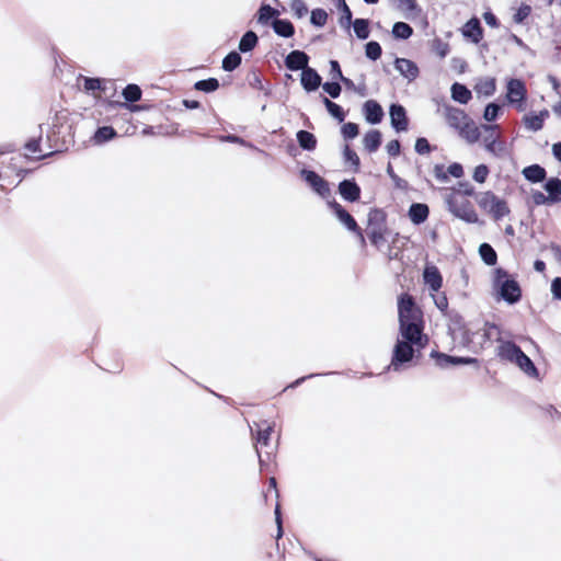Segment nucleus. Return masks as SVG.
Returning <instances> with one entry per match:
<instances>
[{
  "instance_id": "1",
  "label": "nucleus",
  "mask_w": 561,
  "mask_h": 561,
  "mask_svg": "<svg viewBox=\"0 0 561 561\" xmlns=\"http://www.w3.org/2000/svg\"><path fill=\"white\" fill-rule=\"evenodd\" d=\"M400 336L393 348V355L388 369L398 371L412 360L414 350L423 348L427 342L422 334V312L415 306L413 298L402 295L398 304Z\"/></svg>"
},
{
  "instance_id": "2",
  "label": "nucleus",
  "mask_w": 561,
  "mask_h": 561,
  "mask_svg": "<svg viewBox=\"0 0 561 561\" xmlns=\"http://www.w3.org/2000/svg\"><path fill=\"white\" fill-rule=\"evenodd\" d=\"M438 112H442V115L448 126L457 130L459 136L467 142L474 144L481 137L480 128L465 113V111L450 105H444L442 110H438Z\"/></svg>"
},
{
  "instance_id": "3",
  "label": "nucleus",
  "mask_w": 561,
  "mask_h": 561,
  "mask_svg": "<svg viewBox=\"0 0 561 561\" xmlns=\"http://www.w3.org/2000/svg\"><path fill=\"white\" fill-rule=\"evenodd\" d=\"M494 287L508 304H515L520 299L522 290L516 280L510 277L506 271L497 268L494 272Z\"/></svg>"
},
{
  "instance_id": "4",
  "label": "nucleus",
  "mask_w": 561,
  "mask_h": 561,
  "mask_svg": "<svg viewBox=\"0 0 561 561\" xmlns=\"http://www.w3.org/2000/svg\"><path fill=\"white\" fill-rule=\"evenodd\" d=\"M476 201L480 208L489 213L495 220H500L510 214L505 201L499 198L492 192H483L477 195Z\"/></svg>"
},
{
  "instance_id": "5",
  "label": "nucleus",
  "mask_w": 561,
  "mask_h": 561,
  "mask_svg": "<svg viewBox=\"0 0 561 561\" xmlns=\"http://www.w3.org/2000/svg\"><path fill=\"white\" fill-rule=\"evenodd\" d=\"M481 129L483 131L482 141L485 150L495 156L504 153L505 146L499 140V125H482Z\"/></svg>"
},
{
  "instance_id": "6",
  "label": "nucleus",
  "mask_w": 561,
  "mask_h": 561,
  "mask_svg": "<svg viewBox=\"0 0 561 561\" xmlns=\"http://www.w3.org/2000/svg\"><path fill=\"white\" fill-rule=\"evenodd\" d=\"M506 89L507 102L511 105H514L518 111H524L527 95L525 83L519 79H510L507 81Z\"/></svg>"
},
{
  "instance_id": "7",
  "label": "nucleus",
  "mask_w": 561,
  "mask_h": 561,
  "mask_svg": "<svg viewBox=\"0 0 561 561\" xmlns=\"http://www.w3.org/2000/svg\"><path fill=\"white\" fill-rule=\"evenodd\" d=\"M272 432H273V426L270 424H267L265 427L260 428L257 431L256 453H257L261 465L264 462V459L262 456L264 447L268 448V450L265 451L267 458H270L272 455L273 448H271V446H270V439H271Z\"/></svg>"
},
{
  "instance_id": "8",
  "label": "nucleus",
  "mask_w": 561,
  "mask_h": 561,
  "mask_svg": "<svg viewBox=\"0 0 561 561\" xmlns=\"http://www.w3.org/2000/svg\"><path fill=\"white\" fill-rule=\"evenodd\" d=\"M335 216L339 220L351 231L356 232L360 238V241L364 242V236L358 228L355 219L352 217L350 213H347L340 204L335 203L332 206Z\"/></svg>"
},
{
  "instance_id": "9",
  "label": "nucleus",
  "mask_w": 561,
  "mask_h": 561,
  "mask_svg": "<svg viewBox=\"0 0 561 561\" xmlns=\"http://www.w3.org/2000/svg\"><path fill=\"white\" fill-rule=\"evenodd\" d=\"M390 121L397 131H404L408 128L407 113L403 106L392 104L390 107Z\"/></svg>"
},
{
  "instance_id": "10",
  "label": "nucleus",
  "mask_w": 561,
  "mask_h": 561,
  "mask_svg": "<svg viewBox=\"0 0 561 561\" xmlns=\"http://www.w3.org/2000/svg\"><path fill=\"white\" fill-rule=\"evenodd\" d=\"M396 69L409 81H413L419 76L416 64L407 58H397L394 61Z\"/></svg>"
},
{
  "instance_id": "11",
  "label": "nucleus",
  "mask_w": 561,
  "mask_h": 561,
  "mask_svg": "<svg viewBox=\"0 0 561 561\" xmlns=\"http://www.w3.org/2000/svg\"><path fill=\"white\" fill-rule=\"evenodd\" d=\"M309 57L300 50H293L285 59V65L290 70H302L308 68Z\"/></svg>"
},
{
  "instance_id": "12",
  "label": "nucleus",
  "mask_w": 561,
  "mask_h": 561,
  "mask_svg": "<svg viewBox=\"0 0 561 561\" xmlns=\"http://www.w3.org/2000/svg\"><path fill=\"white\" fill-rule=\"evenodd\" d=\"M321 77L313 69L308 67L301 72V85L307 92L316 91L321 85Z\"/></svg>"
},
{
  "instance_id": "13",
  "label": "nucleus",
  "mask_w": 561,
  "mask_h": 561,
  "mask_svg": "<svg viewBox=\"0 0 561 561\" xmlns=\"http://www.w3.org/2000/svg\"><path fill=\"white\" fill-rule=\"evenodd\" d=\"M549 117V111L542 110L538 114H526L523 123L528 130L538 131L542 129L545 121Z\"/></svg>"
},
{
  "instance_id": "14",
  "label": "nucleus",
  "mask_w": 561,
  "mask_h": 561,
  "mask_svg": "<svg viewBox=\"0 0 561 561\" xmlns=\"http://www.w3.org/2000/svg\"><path fill=\"white\" fill-rule=\"evenodd\" d=\"M424 283L433 293H438L442 287L443 278L436 266H426L423 273Z\"/></svg>"
},
{
  "instance_id": "15",
  "label": "nucleus",
  "mask_w": 561,
  "mask_h": 561,
  "mask_svg": "<svg viewBox=\"0 0 561 561\" xmlns=\"http://www.w3.org/2000/svg\"><path fill=\"white\" fill-rule=\"evenodd\" d=\"M522 350L515 343L510 341H502L497 348V354L502 359L515 363Z\"/></svg>"
},
{
  "instance_id": "16",
  "label": "nucleus",
  "mask_w": 561,
  "mask_h": 561,
  "mask_svg": "<svg viewBox=\"0 0 561 561\" xmlns=\"http://www.w3.org/2000/svg\"><path fill=\"white\" fill-rule=\"evenodd\" d=\"M364 114L368 123L378 124L382 119L383 111L376 101L369 100L364 104Z\"/></svg>"
},
{
  "instance_id": "17",
  "label": "nucleus",
  "mask_w": 561,
  "mask_h": 561,
  "mask_svg": "<svg viewBox=\"0 0 561 561\" xmlns=\"http://www.w3.org/2000/svg\"><path fill=\"white\" fill-rule=\"evenodd\" d=\"M396 7L401 11L405 19H415L421 14V8L416 0H393Z\"/></svg>"
},
{
  "instance_id": "18",
  "label": "nucleus",
  "mask_w": 561,
  "mask_h": 561,
  "mask_svg": "<svg viewBox=\"0 0 561 561\" xmlns=\"http://www.w3.org/2000/svg\"><path fill=\"white\" fill-rule=\"evenodd\" d=\"M339 192L344 199L350 202H355L360 196L359 186L354 181L350 180H344L340 183Z\"/></svg>"
},
{
  "instance_id": "19",
  "label": "nucleus",
  "mask_w": 561,
  "mask_h": 561,
  "mask_svg": "<svg viewBox=\"0 0 561 561\" xmlns=\"http://www.w3.org/2000/svg\"><path fill=\"white\" fill-rule=\"evenodd\" d=\"M430 214L428 206L422 203L412 204L409 208V218L414 225L423 224Z\"/></svg>"
},
{
  "instance_id": "20",
  "label": "nucleus",
  "mask_w": 561,
  "mask_h": 561,
  "mask_svg": "<svg viewBox=\"0 0 561 561\" xmlns=\"http://www.w3.org/2000/svg\"><path fill=\"white\" fill-rule=\"evenodd\" d=\"M432 357L436 359L437 366L445 368L449 365L469 364L476 362L473 358L454 357L446 354L432 353Z\"/></svg>"
},
{
  "instance_id": "21",
  "label": "nucleus",
  "mask_w": 561,
  "mask_h": 561,
  "mask_svg": "<svg viewBox=\"0 0 561 561\" xmlns=\"http://www.w3.org/2000/svg\"><path fill=\"white\" fill-rule=\"evenodd\" d=\"M462 34L465 37L470 38L473 43H479L482 38V27L479 20H469L462 28Z\"/></svg>"
},
{
  "instance_id": "22",
  "label": "nucleus",
  "mask_w": 561,
  "mask_h": 561,
  "mask_svg": "<svg viewBox=\"0 0 561 561\" xmlns=\"http://www.w3.org/2000/svg\"><path fill=\"white\" fill-rule=\"evenodd\" d=\"M448 205L450 211H453L457 217L468 221V222H476L478 220V216L476 211L468 206L457 207L454 203L453 198L448 199Z\"/></svg>"
},
{
  "instance_id": "23",
  "label": "nucleus",
  "mask_w": 561,
  "mask_h": 561,
  "mask_svg": "<svg viewBox=\"0 0 561 561\" xmlns=\"http://www.w3.org/2000/svg\"><path fill=\"white\" fill-rule=\"evenodd\" d=\"M305 180L314 188V191L321 195L325 194L329 188L325 181L313 171L302 172Z\"/></svg>"
},
{
  "instance_id": "24",
  "label": "nucleus",
  "mask_w": 561,
  "mask_h": 561,
  "mask_svg": "<svg viewBox=\"0 0 561 561\" xmlns=\"http://www.w3.org/2000/svg\"><path fill=\"white\" fill-rule=\"evenodd\" d=\"M450 91L453 100L460 104H467L472 98L471 91L466 85L458 82L451 85Z\"/></svg>"
},
{
  "instance_id": "25",
  "label": "nucleus",
  "mask_w": 561,
  "mask_h": 561,
  "mask_svg": "<svg viewBox=\"0 0 561 561\" xmlns=\"http://www.w3.org/2000/svg\"><path fill=\"white\" fill-rule=\"evenodd\" d=\"M523 174L533 183L542 182L546 179V170L539 164H533L525 168L523 170Z\"/></svg>"
},
{
  "instance_id": "26",
  "label": "nucleus",
  "mask_w": 561,
  "mask_h": 561,
  "mask_svg": "<svg viewBox=\"0 0 561 561\" xmlns=\"http://www.w3.org/2000/svg\"><path fill=\"white\" fill-rule=\"evenodd\" d=\"M545 190L552 203L561 201V181L557 178L549 179L545 184Z\"/></svg>"
},
{
  "instance_id": "27",
  "label": "nucleus",
  "mask_w": 561,
  "mask_h": 561,
  "mask_svg": "<svg viewBox=\"0 0 561 561\" xmlns=\"http://www.w3.org/2000/svg\"><path fill=\"white\" fill-rule=\"evenodd\" d=\"M363 142L366 150L375 152L381 144V133L376 129L368 131L365 135Z\"/></svg>"
},
{
  "instance_id": "28",
  "label": "nucleus",
  "mask_w": 561,
  "mask_h": 561,
  "mask_svg": "<svg viewBox=\"0 0 561 561\" xmlns=\"http://www.w3.org/2000/svg\"><path fill=\"white\" fill-rule=\"evenodd\" d=\"M516 364L524 373L529 376H537L538 370L531 359L522 351L518 357L516 358Z\"/></svg>"
},
{
  "instance_id": "29",
  "label": "nucleus",
  "mask_w": 561,
  "mask_h": 561,
  "mask_svg": "<svg viewBox=\"0 0 561 561\" xmlns=\"http://www.w3.org/2000/svg\"><path fill=\"white\" fill-rule=\"evenodd\" d=\"M25 150H26V157L34 158V159H42L49 154H51V151L44 152L41 147L37 139H32L25 144Z\"/></svg>"
},
{
  "instance_id": "30",
  "label": "nucleus",
  "mask_w": 561,
  "mask_h": 561,
  "mask_svg": "<svg viewBox=\"0 0 561 561\" xmlns=\"http://www.w3.org/2000/svg\"><path fill=\"white\" fill-rule=\"evenodd\" d=\"M297 140H298L300 147L306 150H313L317 146V139L313 136V134L306 131V130L298 131Z\"/></svg>"
},
{
  "instance_id": "31",
  "label": "nucleus",
  "mask_w": 561,
  "mask_h": 561,
  "mask_svg": "<svg viewBox=\"0 0 561 561\" xmlns=\"http://www.w3.org/2000/svg\"><path fill=\"white\" fill-rule=\"evenodd\" d=\"M273 28L276 34L283 37H290L294 34V26L287 20H275L273 22Z\"/></svg>"
},
{
  "instance_id": "32",
  "label": "nucleus",
  "mask_w": 561,
  "mask_h": 561,
  "mask_svg": "<svg viewBox=\"0 0 561 561\" xmlns=\"http://www.w3.org/2000/svg\"><path fill=\"white\" fill-rule=\"evenodd\" d=\"M256 43H257L256 34L252 31H249L241 37V41L239 43V49L242 53L250 51L255 47Z\"/></svg>"
},
{
  "instance_id": "33",
  "label": "nucleus",
  "mask_w": 561,
  "mask_h": 561,
  "mask_svg": "<svg viewBox=\"0 0 561 561\" xmlns=\"http://www.w3.org/2000/svg\"><path fill=\"white\" fill-rule=\"evenodd\" d=\"M413 34V28L404 22H397L392 27V35L396 38L408 39Z\"/></svg>"
},
{
  "instance_id": "34",
  "label": "nucleus",
  "mask_w": 561,
  "mask_h": 561,
  "mask_svg": "<svg viewBox=\"0 0 561 561\" xmlns=\"http://www.w3.org/2000/svg\"><path fill=\"white\" fill-rule=\"evenodd\" d=\"M479 252H480L482 260L488 265H493L496 263V253L490 244L482 243L479 248Z\"/></svg>"
},
{
  "instance_id": "35",
  "label": "nucleus",
  "mask_w": 561,
  "mask_h": 561,
  "mask_svg": "<svg viewBox=\"0 0 561 561\" xmlns=\"http://www.w3.org/2000/svg\"><path fill=\"white\" fill-rule=\"evenodd\" d=\"M278 12L271 5L263 4L257 12V22L260 24H267L270 20L276 16Z\"/></svg>"
},
{
  "instance_id": "36",
  "label": "nucleus",
  "mask_w": 561,
  "mask_h": 561,
  "mask_svg": "<svg viewBox=\"0 0 561 561\" xmlns=\"http://www.w3.org/2000/svg\"><path fill=\"white\" fill-rule=\"evenodd\" d=\"M323 103H324V105H325V107H327L328 112H329L333 117H335L336 119H339V122H343V121H344V118H345V114H344L343 108H342L339 104H336V103H334V102L330 101V100H329L328 98H325V96L323 98Z\"/></svg>"
},
{
  "instance_id": "37",
  "label": "nucleus",
  "mask_w": 561,
  "mask_h": 561,
  "mask_svg": "<svg viewBox=\"0 0 561 561\" xmlns=\"http://www.w3.org/2000/svg\"><path fill=\"white\" fill-rule=\"evenodd\" d=\"M476 89H477L478 93L490 96L495 92V89H496L495 79L489 78L483 81H480L477 84Z\"/></svg>"
},
{
  "instance_id": "38",
  "label": "nucleus",
  "mask_w": 561,
  "mask_h": 561,
  "mask_svg": "<svg viewBox=\"0 0 561 561\" xmlns=\"http://www.w3.org/2000/svg\"><path fill=\"white\" fill-rule=\"evenodd\" d=\"M241 64V56L236 53V51H232L230 54H228L224 60H222V68L226 70V71H232L234 70L239 65Z\"/></svg>"
},
{
  "instance_id": "39",
  "label": "nucleus",
  "mask_w": 561,
  "mask_h": 561,
  "mask_svg": "<svg viewBox=\"0 0 561 561\" xmlns=\"http://www.w3.org/2000/svg\"><path fill=\"white\" fill-rule=\"evenodd\" d=\"M354 32L360 39H366L369 36L368 21L364 19H356L353 23Z\"/></svg>"
},
{
  "instance_id": "40",
  "label": "nucleus",
  "mask_w": 561,
  "mask_h": 561,
  "mask_svg": "<svg viewBox=\"0 0 561 561\" xmlns=\"http://www.w3.org/2000/svg\"><path fill=\"white\" fill-rule=\"evenodd\" d=\"M123 96L126 101L136 102L141 98V90L137 84H128L123 90Z\"/></svg>"
},
{
  "instance_id": "41",
  "label": "nucleus",
  "mask_w": 561,
  "mask_h": 561,
  "mask_svg": "<svg viewBox=\"0 0 561 561\" xmlns=\"http://www.w3.org/2000/svg\"><path fill=\"white\" fill-rule=\"evenodd\" d=\"M219 87V82L215 78H209L206 80H201L195 83V89L204 92H213L216 91Z\"/></svg>"
},
{
  "instance_id": "42",
  "label": "nucleus",
  "mask_w": 561,
  "mask_h": 561,
  "mask_svg": "<svg viewBox=\"0 0 561 561\" xmlns=\"http://www.w3.org/2000/svg\"><path fill=\"white\" fill-rule=\"evenodd\" d=\"M115 136L116 131L114 130V128L110 126H104L96 130L94 138L96 142H104L114 138Z\"/></svg>"
},
{
  "instance_id": "43",
  "label": "nucleus",
  "mask_w": 561,
  "mask_h": 561,
  "mask_svg": "<svg viewBox=\"0 0 561 561\" xmlns=\"http://www.w3.org/2000/svg\"><path fill=\"white\" fill-rule=\"evenodd\" d=\"M368 237L370 242L377 248H380L386 241L385 232L380 227L373 228L369 231Z\"/></svg>"
},
{
  "instance_id": "44",
  "label": "nucleus",
  "mask_w": 561,
  "mask_h": 561,
  "mask_svg": "<svg viewBox=\"0 0 561 561\" xmlns=\"http://www.w3.org/2000/svg\"><path fill=\"white\" fill-rule=\"evenodd\" d=\"M328 14L322 9H314L311 11L310 21L316 26H323L327 23Z\"/></svg>"
},
{
  "instance_id": "45",
  "label": "nucleus",
  "mask_w": 561,
  "mask_h": 561,
  "mask_svg": "<svg viewBox=\"0 0 561 561\" xmlns=\"http://www.w3.org/2000/svg\"><path fill=\"white\" fill-rule=\"evenodd\" d=\"M79 80L83 81V89L87 92H94L102 89V81L96 78L80 77Z\"/></svg>"
},
{
  "instance_id": "46",
  "label": "nucleus",
  "mask_w": 561,
  "mask_h": 561,
  "mask_svg": "<svg viewBox=\"0 0 561 561\" xmlns=\"http://www.w3.org/2000/svg\"><path fill=\"white\" fill-rule=\"evenodd\" d=\"M290 9L299 19L304 18L308 13V8L304 0H291Z\"/></svg>"
},
{
  "instance_id": "47",
  "label": "nucleus",
  "mask_w": 561,
  "mask_h": 561,
  "mask_svg": "<svg viewBox=\"0 0 561 561\" xmlns=\"http://www.w3.org/2000/svg\"><path fill=\"white\" fill-rule=\"evenodd\" d=\"M432 48L440 58H444L449 53V45L446 42H443L439 38H436L432 43Z\"/></svg>"
},
{
  "instance_id": "48",
  "label": "nucleus",
  "mask_w": 561,
  "mask_h": 561,
  "mask_svg": "<svg viewBox=\"0 0 561 561\" xmlns=\"http://www.w3.org/2000/svg\"><path fill=\"white\" fill-rule=\"evenodd\" d=\"M501 112V106L495 104V103H490L486 105L485 110H484V113H483V118L486 121V122H493L496 119V117L499 116Z\"/></svg>"
},
{
  "instance_id": "49",
  "label": "nucleus",
  "mask_w": 561,
  "mask_h": 561,
  "mask_svg": "<svg viewBox=\"0 0 561 561\" xmlns=\"http://www.w3.org/2000/svg\"><path fill=\"white\" fill-rule=\"evenodd\" d=\"M366 56L371 60H377L381 56V46L377 42L366 44Z\"/></svg>"
},
{
  "instance_id": "50",
  "label": "nucleus",
  "mask_w": 561,
  "mask_h": 561,
  "mask_svg": "<svg viewBox=\"0 0 561 561\" xmlns=\"http://www.w3.org/2000/svg\"><path fill=\"white\" fill-rule=\"evenodd\" d=\"M489 175V168L485 164H479L473 171V180L478 183H484Z\"/></svg>"
},
{
  "instance_id": "51",
  "label": "nucleus",
  "mask_w": 561,
  "mask_h": 561,
  "mask_svg": "<svg viewBox=\"0 0 561 561\" xmlns=\"http://www.w3.org/2000/svg\"><path fill=\"white\" fill-rule=\"evenodd\" d=\"M323 90L333 99L337 98L341 93V85L335 81L325 82L322 84Z\"/></svg>"
},
{
  "instance_id": "52",
  "label": "nucleus",
  "mask_w": 561,
  "mask_h": 561,
  "mask_svg": "<svg viewBox=\"0 0 561 561\" xmlns=\"http://www.w3.org/2000/svg\"><path fill=\"white\" fill-rule=\"evenodd\" d=\"M530 12H531V8H530V5H528V4H522V5L517 9L516 13L514 14V21H515L516 23H523V22H524V20H525L526 18H528V16H529Z\"/></svg>"
},
{
  "instance_id": "53",
  "label": "nucleus",
  "mask_w": 561,
  "mask_h": 561,
  "mask_svg": "<svg viewBox=\"0 0 561 561\" xmlns=\"http://www.w3.org/2000/svg\"><path fill=\"white\" fill-rule=\"evenodd\" d=\"M344 138H355L358 135V126L355 123H346L342 127Z\"/></svg>"
},
{
  "instance_id": "54",
  "label": "nucleus",
  "mask_w": 561,
  "mask_h": 561,
  "mask_svg": "<svg viewBox=\"0 0 561 561\" xmlns=\"http://www.w3.org/2000/svg\"><path fill=\"white\" fill-rule=\"evenodd\" d=\"M432 297L434 299V302H435L436 307L440 311L445 312L447 310V308H448V300H447L446 295L445 294H437V293H435V294L432 295Z\"/></svg>"
},
{
  "instance_id": "55",
  "label": "nucleus",
  "mask_w": 561,
  "mask_h": 561,
  "mask_svg": "<svg viewBox=\"0 0 561 561\" xmlns=\"http://www.w3.org/2000/svg\"><path fill=\"white\" fill-rule=\"evenodd\" d=\"M344 158L347 162H350L356 169L359 165V158L355 151H353L348 146L344 148Z\"/></svg>"
},
{
  "instance_id": "56",
  "label": "nucleus",
  "mask_w": 561,
  "mask_h": 561,
  "mask_svg": "<svg viewBox=\"0 0 561 561\" xmlns=\"http://www.w3.org/2000/svg\"><path fill=\"white\" fill-rule=\"evenodd\" d=\"M531 199L535 205L553 204L551 199L540 191H533Z\"/></svg>"
},
{
  "instance_id": "57",
  "label": "nucleus",
  "mask_w": 561,
  "mask_h": 561,
  "mask_svg": "<svg viewBox=\"0 0 561 561\" xmlns=\"http://www.w3.org/2000/svg\"><path fill=\"white\" fill-rule=\"evenodd\" d=\"M415 151L420 154H426L431 151V146L427 141V139L421 137L417 138L415 141Z\"/></svg>"
},
{
  "instance_id": "58",
  "label": "nucleus",
  "mask_w": 561,
  "mask_h": 561,
  "mask_svg": "<svg viewBox=\"0 0 561 561\" xmlns=\"http://www.w3.org/2000/svg\"><path fill=\"white\" fill-rule=\"evenodd\" d=\"M330 67H331V70H330L331 78L333 80H340L343 77L340 64L336 60H331Z\"/></svg>"
},
{
  "instance_id": "59",
  "label": "nucleus",
  "mask_w": 561,
  "mask_h": 561,
  "mask_svg": "<svg viewBox=\"0 0 561 561\" xmlns=\"http://www.w3.org/2000/svg\"><path fill=\"white\" fill-rule=\"evenodd\" d=\"M448 173L454 176V178H461L463 175V168L460 163H451L449 167H448Z\"/></svg>"
},
{
  "instance_id": "60",
  "label": "nucleus",
  "mask_w": 561,
  "mask_h": 561,
  "mask_svg": "<svg viewBox=\"0 0 561 561\" xmlns=\"http://www.w3.org/2000/svg\"><path fill=\"white\" fill-rule=\"evenodd\" d=\"M386 149L391 157H397L400 154L401 146L398 140H391L388 142Z\"/></svg>"
},
{
  "instance_id": "61",
  "label": "nucleus",
  "mask_w": 561,
  "mask_h": 561,
  "mask_svg": "<svg viewBox=\"0 0 561 561\" xmlns=\"http://www.w3.org/2000/svg\"><path fill=\"white\" fill-rule=\"evenodd\" d=\"M551 293L554 298L561 299V278L557 277L552 280Z\"/></svg>"
},
{
  "instance_id": "62",
  "label": "nucleus",
  "mask_w": 561,
  "mask_h": 561,
  "mask_svg": "<svg viewBox=\"0 0 561 561\" xmlns=\"http://www.w3.org/2000/svg\"><path fill=\"white\" fill-rule=\"evenodd\" d=\"M391 180L393 181V184L397 188H400V190H408L409 187V184L405 180L401 179L400 176L396 175L393 178H391Z\"/></svg>"
},
{
  "instance_id": "63",
  "label": "nucleus",
  "mask_w": 561,
  "mask_h": 561,
  "mask_svg": "<svg viewBox=\"0 0 561 561\" xmlns=\"http://www.w3.org/2000/svg\"><path fill=\"white\" fill-rule=\"evenodd\" d=\"M483 19L485 21V23L492 27H495L497 26V19L495 18V15L491 12H485L483 14Z\"/></svg>"
},
{
  "instance_id": "64",
  "label": "nucleus",
  "mask_w": 561,
  "mask_h": 561,
  "mask_svg": "<svg viewBox=\"0 0 561 561\" xmlns=\"http://www.w3.org/2000/svg\"><path fill=\"white\" fill-rule=\"evenodd\" d=\"M342 12H343V15H342V20L345 19L347 25L351 23V20H352V12L348 8V5L346 4V2L343 0L342 2Z\"/></svg>"
}]
</instances>
